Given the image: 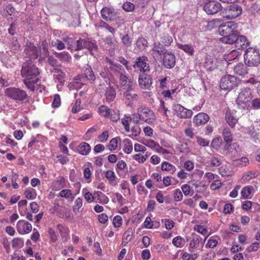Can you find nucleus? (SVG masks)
<instances>
[{
    "label": "nucleus",
    "mask_w": 260,
    "mask_h": 260,
    "mask_svg": "<svg viewBox=\"0 0 260 260\" xmlns=\"http://www.w3.org/2000/svg\"><path fill=\"white\" fill-rule=\"evenodd\" d=\"M39 74L38 68L33 63L31 59L27 60L23 63L21 70L23 77L35 79Z\"/></svg>",
    "instance_id": "obj_1"
},
{
    "label": "nucleus",
    "mask_w": 260,
    "mask_h": 260,
    "mask_svg": "<svg viewBox=\"0 0 260 260\" xmlns=\"http://www.w3.org/2000/svg\"><path fill=\"white\" fill-rule=\"evenodd\" d=\"M244 56L245 63L249 67L257 66L260 63V54L255 48L247 49Z\"/></svg>",
    "instance_id": "obj_2"
},
{
    "label": "nucleus",
    "mask_w": 260,
    "mask_h": 260,
    "mask_svg": "<svg viewBox=\"0 0 260 260\" xmlns=\"http://www.w3.org/2000/svg\"><path fill=\"white\" fill-rule=\"evenodd\" d=\"M252 99L251 89L246 87L241 90L236 100V103L239 108L245 109L249 105Z\"/></svg>",
    "instance_id": "obj_3"
},
{
    "label": "nucleus",
    "mask_w": 260,
    "mask_h": 260,
    "mask_svg": "<svg viewBox=\"0 0 260 260\" xmlns=\"http://www.w3.org/2000/svg\"><path fill=\"white\" fill-rule=\"evenodd\" d=\"M240 83L241 80L234 76L228 75L221 79L220 87L223 90H231L237 87Z\"/></svg>",
    "instance_id": "obj_4"
},
{
    "label": "nucleus",
    "mask_w": 260,
    "mask_h": 260,
    "mask_svg": "<svg viewBox=\"0 0 260 260\" xmlns=\"http://www.w3.org/2000/svg\"><path fill=\"white\" fill-rule=\"evenodd\" d=\"M242 11L240 6L236 4L231 5L225 9L223 17L228 19H233L240 16Z\"/></svg>",
    "instance_id": "obj_5"
},
{
    "label": "nucleus",
    "mask_w": 260,
    "mask_h": 260,
    "mask_svg": "<svg viewBox=\"0 0 260 260\" xmlns=\"http://www.w3.org/2000/svg\"><path fill=\"white\" fill-rule=\"evenodd\" d=\"M6 94L13 100L20 101L25 100L27 97V94L25 91L15 87L7 88Z\"/></svg>",
    "instance_id": "obj_6"
},
{
    "label": "nucleus",
    "mask_w": 260,
    "mask_h": 260,
    "mask_svg": "<svg viewBox=\"0 0 260 260\" xmlns=\"http://www.w3.org/2000/svg\"><path fill=\"white\" fill-rule=\"evenodd\" d=\"M138 113L139 118L147 123H152L155 119L153 112L148 107H140L138 110Z\"/></svg>",
    "instance_id": "obj_7"
},
{
    "label": "nucleus",
    "mask_w": 260,
    "mask_h": 260,
    "mask_svg": "<svg viewBox=\"0 0 260 260\" xmlns=\"http://www.w3.org/2000/svg\"><path fill=\"white\" fill-rule=\"evenodd\" d=\"M25 52L27 56H29L30 59H36L42 56L40 47L38 48L33 43L27 42L25 45Z\"/></svg>",
    "instance_id": "obj_8"
},
{
    "label": "nucleus",
    "mask_w": 260,
    "mask_h": 260,
    "mask_svg": "<svg viewBox=\"0 0 260 260\" xmlns=\"http://www.w3.org/2000/svg\"><path fill=\"white\" fill-rule=\"evenodd\" d=\"M238 28L237 23L234 21H229L222 24L219 27L220 34L222 37L227 36L233 32H237Z\"/></svg>",
    "instance_id": "obj_9"
},
{
    "label": "nucleus",
    "mask_w": 260,
    "mask_h": 260,
    "mask_svg": "<svg viewBox=\"0 0 260 260\" xmlns=\"http://www.w3.org/2000/svg\"><path fill=\"white\" fill-rule=\"evenodd\" d=\"M133 67L137 71L145 73L149 71V66L148 63V59L146 56H142L136 58Z\"/></svg>",
    "instance_id": "obj_10"
},
{
    "label": "nucleus",
    "mask_w": 260,
    "mask_h": 260,
    "mask_svg": "<svg viewBox=\"0 0 260 260\" xmlns=\"http://www.w3.org/2000/svg\"><path fill=\"white\" fill-rule=\"evenodd\" d=\"M203 9L207 14L213 15L222 9V6L216 1H209L205 3Z\"/></svg>",
    "instance_id": "obj_11"
},
{
    "label": "nucleus",
    "mask_w": 260,
    "mask_h": 260,
    "mask_svg": "<svg viewBox=\"0 0 260 260\" xmlns=\"http://www.w3.org/2000/svg\"><path fill=\"white\" fill-rule=\"evenodd\" d=\"M16 228L18 232L21 235L29 233L32 230V225L24 220H20L17 222Z\"/></svg>",
    "instance_id": "obj_12"
},
{
    "label": "nucleus",
    "mask_w": 260,
    "mask_h": 260,
    "mask_svg": "<svg viewBox=\"0 0 260 260\" xmlns=\"http://www.w3.org/2000/svg\"><path fill=\"white\" fill-rule=\"evenodd\" d=\"M152 78L150 75L142 73L139 77V84L143 89H148L152 84Z\"/></svg>",
    "instance_id": "obj_13"
},
{
    "label": "nucleus",
    "mask_w": 260,
    "mask_h": 260,
    "mask_svg": "<svg viewBox=\"0 0 260 260\" xmlns=\"http://www.w3.org/2000/svg\"><path fill=\"white\" fill-rule=\"evenodd\" d=\"M164 55L163 64L167 69L173 68L176 63L174 54L171 51H168Z\"/></svg>",
    "instance_id": "obj_14"
},
{
    "label": "nucleus",
    "mask_w": 260,
    "mask_h": 260,
    "mask_svg": "<svg viewBox=\"0 0 260 260\" xmlns=\"http://www.w3.org/2000/svg\"><path fill=\"white\" fill-rule=\"evenodd\" d=\"M116 12L110 9L105 7L101 10V15L102 18L106 21H112L114 20L116 16Z\"/></svg>",
    "instance_id": "obj_15"
},
{
    "label": "nucleus",
    "mask_w": 260,
    "mask_h": 260,
    "mask_svg": "<svg viewBox=\"0 0 260 260\" xmlns=\"http://www.w3.org/2000/svg\"><path fill=\"white\" fill-rule=\"evenodd\" d=\"M175 109L178 115L182 118H188L191 116L192 112L191 110L187 109L179 104L175 106Z\"/></svg>",
    "instance_id": "obj_16"
},
{
    "label": "nucleus",
    "mask_w": 260,
    "mask_h": 260,
    "mask_svg": "<svg viewBox=\"0 0 260 260\" xmlns=\"http://www.w3.org/2000/svg\"><path fill=\"white\" fill-rule=\"evenodd\" d=\"M120 84L123 89L129 88L133 86V82L128 77L123 73H119Z\"/></svg>",
    "instance_id": "obj_17"
},
{
    "label": "nucleus",
    "mask_w": 260,
    "mask_h": 260,
    "mask_svg": "<svg viewBox=\"0 0 260 260\" xmlns=\"http://www.w3.org/2000/svg\"><path fill=\"white\" fill-rule=\"evenodd\" d=\"M209 120V116L205 113H200L198 114L193 119V122L196 126L204 124Z\"/></svg>",
    "instance_id": "obj_18"
},
{
    "label": "nucleus",
    "mask_w": 260,
    "mask_h": 260,
    "mask_svg": "<svg viewBox=\"0 0 260 260\" xmlns=\"http://www.w3.org/2000/svg\"><path fill=\"white\" fill-rule=\"evenodd\" d=\"M234 43L235 44L236 47L238 49L246 48L249 44L246 37L244 36H239L238 35L236 38V41L234 42Z\"/></svg>",
    "instance_id": "obj_19"
},
{
    "label": "nucleus",
    "mask_w": 260,
    "mask_h": 260,
    "mask_svg": "<svg viewBox=\"0 0 260 260\" xmlns=\"http://www.w3.org/2000/svg\"><path fill=\"white\" fill-rule=\"evenodd\" d=\"M84 49H87L90 54L93 55L97 53L98 47L94 41H92L90 39H85Z\"/></svg>",
    "instance_id": "obj_20"
},
{
    "label": "nucleus",
    "mask_w": 260,
    "mask_h": 260,
    "mask_svg": "<svg viewBox=\"0 0 260 260\" xmlns=\"http://www.w3.org/2000/svg\"><path fill=\"white\" fill-rule=\"evenodd\" d=\"M247 64L243 63H238L234 68L235 74L240 76H244L248 74V69Z\"/></svg>",
    "instance_id": "obj_21"
},
{
    "label": "nucleus",
    "mask_w": 260,
    "mask_h": 260,
    "mask_svg": "<svg viewBox=\"0 0 260 260\" xmlns=\"http://www.w3.org/2000/svg\"><path fill=\"white\" fill-rule=\"evenodd\" d=\"M152 51L154 54L156 53L159 55H164L168 51L166 49L165 45L162 44L160 41L154 43Z\"/></svg>",
    "instance_id": "obj_22"
},
{
    "label": "nucleus",
    "mask_w": 260,
    "mask_h": 260,
    "mask_svg": "<svg viewBox=\"0 0 260 260\" xmlns=\"http://www.w3.org/2000/svg\"><path fill=\"white\" fill-rule=\"evenodd\" d=\"M238 35H239V32L237 30V32H233L229 35L227 34V36L221 38L220 40L224 43L233 44L236 41Z\"/></svg>",
    "instance_id": "obj_23"
},
{
    "label": "nucleus",
    "mask_w": 260,
    "mask_h": 260,
    "mask_svg": "<svg viewBox=\"0 0 260 260\" xmlns=\"http://www.w3.org/2000/svg\"><path fill=\"white\" fill-rule=\"evenodd\" d=\"M116 95V91L113 87L110 86L106 88L105 96L107 102H111L114 101L115 99Z\"/></svg>",
    "instance_id": "obj_24"
},
{
    "label": "nucleus",
    "mask_w": 260,
    "mask_h": 260,
    "mask_svg": "<svg viewBox=\"0 0 260 260\" xmlns=\"http://www.w3.org/2000/svg\"><path fill=\"white\" fill-rule=\"evenodd\" d=\"M225 120L229 125L232 128H234L238 122V119L233 115V113L229 111L226 112Z\"/></svg>",
    "instance_id": "obj_25"
},
{
    "label": "nucleus",
    "mask_w": 260,
    "mask_h": 260,
    "mask_svg": "<svg viewBox=\"0 0 260 260\" xmlns=\"http://www.w3.org/2000/svg\"><path fill=\"white\" fill-rule=\"evenodd\" d=\"M91 147L89 144L86 142H82L77 147L78 152L82 155H87L90 151Z\"/></svg>",
    "instance_id": "obj_26"
},
{
    "label": "nucleus",
    "mask_w": 260,
    "mask_h": 260,
    "mask_svg": "<svg viewBox=\"0 0 260 260\" xmlns=\"http://www.w3.org/2000/svg\"><path fill=\"white\" fill-rule=\"evenodd\" d=\"M126 91L123 93V96L126 100L132 101L137 99L138 95L135 93L133 86L129 88L125 89Z\"/></svg>",
    "instance_id": "obj_27"
},
{
    "label": "nucleus",
    "mask_w": 260,
    "mask_h": 260,
    "mask_svg": "<svg viewBox=\"0 0 260 260\" xmlns=\"http://www.w3.org/2000/svg\"><path fill=\"white\" fill-rule=\"evenodd\" d=\"M177 47L183 50L186 53H187L189 56H193L194 54V47L191 45L188 44H181L180 43H178L177 44Z\"/></svg>",
    "instance_id": "obj_28"
},
{
    "label": "nucleus",
    "mask_w": 260,
    "mask_h": 260,
    "mask_svg": "<svg viewBox=\"0 0 260 260\" xmlns=\"http://www.w3.org/2000/svg\"><path fill=\"white\" fill-rule=\"evenodd\" d=\"M95 196V199H96V202L106 204L109 202L108 198L101 191H97Z\"/></svg>",
    "instance_id": "obj_29"
},
{
    "label": "nucleus",
    "mask_w": 260,
    "mask_h": 260,
    "mask_svg": "<svg viewBox=\"0 0 260 260\" xmlns=\"http://www.w3.org/2000/svg\"><path fill=\"white\" fill-rule=\"evenodd\" d=\"M160 41L165 46H169L173 42V38L168 34L164 33L160 38Z\"/></svg>",
    "instance_id": "obj_30"
},
{
    "label": "nucleus",
    "mask_w": 260,
    "mask_h": 260,
    "mask_svg": "<svg viewBox=\"0 0 260 260\" xmlns=\"http://www.w3.org/2000/svg\"><path fill=\"white\" fill-rule=\"evenodd\" d=\"M85 77L90 82H93L95 80V77L91 67L87 65V68L84 71Z\"/></svg>",
    "instance_id": "obj_31"
},
{
    "label": "nucleus",
    "mask_w": 260,
    "mask_h": 260,
    "mask_svg": "<svg viewBox=\"0 0 260 260\" xmlns=\"http://www.w3.org/2000/svg\"><path fill=\"white\" fill-rule=\"evenodd\" d=\"M57 229L60 232L62 238L64 239V242H67L70 239L69 230L59 224L57 225Z\"/></svg>",
    "instance_id": "obj_32"
},
{
    "label": "nucleus",
    "mask_w": 260,
    "mask_h": 260,
    "mask_svg": "<svg viewBox=\"0 0 260 260\" xmlns=\"http://www.w3.org/2000/svg\"><path fill=\"white\" fill-rule=\"evenodd\" d=\"M54 54L60 60L64 62H67L71 59V56L69 53L66 51L61 52H55Z\"/></svg>",
    "instance_id": "obj_33"
},
{
    "label": "nucleus",
    "mask_w": 260,
    "mask_h": 260,
    "mask_svg": "<svg viewBox=\"0 0 260 260\" xmlns=\"http://www.w3.org/2000/svg\"><path fill=\"white\" fill-rule=\"evenodd\" d=\"M63 41L68 46V49L76 51V43L73 38L66 37L63 38Z\"/></svg>",
    "instance_id": "obj_34"
},
{
    "label": "nucleus",
    "mask_w": 260,
    "mask_h": 260,
    "mask_svg": "<svg viewBox=\"0 0 260 260\" xmlns=\"http://www.w3.org/2000/svg\"><path fill=\"white\" fill-rule=\"evenodd\" d=\"M204 67L208 71H212L215 68V63L213 62V59L211 56H207L206 57L205 61L204 62Z\"/></svg>",
    "instance_id": "obj_35"
},
{
    "label": "nucleus",
    "mask_w": 260,
    "mask_h": 260,
    "mask_svg": "<svg viewBox=\"0 0 260 260\" xmlns=\"http://www.w3.org/2000/svg\"><path fill=\"white\" fill-rule=\"evenodd\" d=\"M133 230L131 228H128L126 231H125L123 235L122 243L126 245L128 242H129L133 235Z\"/></svg>",
    "instance_id": "obj_36"
},
{
    "label": "nucleus",
    "mask_w": 260,
    "mask_h": 260,
    "mask_svg": "<svg viewBox=\"0 0 260 260\" xmlns=\"http://www.w3.org/2000/svg\"><path fill=\"white\" fill-rule=\"evenodd\" d=\"M41 46L43 50V54L40 57V61H42L45 59L48 55H49V51L48 47V43L46 40L43 41L42 42Z\"/></svg>",
    "instance_id": "obj_37"
},
{
    "label": "nucleus",
    "mask_w": 260,
    "mask_h": 260,
    "mask_svg": "<svg viewBox=\"0 0 260 260\" xmlns=\"http://www.w3.org/2000/svg\"><path fill=\"white\" fill-rule=\"evenodd\" d=\"M222 136L224 141L226 143H230L233 141V136L229 128H225L223 129L222 132Z\"/></svg>",
    "instance_id": "obj_38"
},
{
    "label": "nucleus",
    "mask_w": 260,
    "mask_h": 260,
    "mask_svg": "<svg viewBox=\"0 0 260 260\" xmlns=\"http://www.w3.org/2000/svg\"><path fill=\"white\" fill-rule=\"evenodd\" d=\"M122 142L124 144V152L127 154L130 153L133 150V145L131 140L128 139H125L123 140Z\"/></svg>",
    "instance_id": "obj_39"
},
{
    "label": "nucleus",
    "mask_w": 260,
    "mask_h": 260,
    "mask_svg": "<svg viewBox=\"0 0 260 260\" xmlns=\"http://www.w3.org/2000/svg\"><path fill=\"white\" fill-rule=\"evenodd\" d=\"M136 45L140 50H144L148 45V42L146 39L140 37L136 41Z\"/></svg>",
    "instance_id": "obj_40"
},
{
    "label": "nucleus",
    "mask_w": 260,
    "mask_h": 260,
    "mask_svg": "<svg viewBox=\"0 0 260 260\" xmlns=\"http://www.w3.org/2000/svg\"><path fill=\"white\" fill-rule=\"evenodd\" d=\"M12 245L13 248H21L24 245V241L22 238H15L12 241Z\"/></svg>",
    "instance_id": "obj_41"
},
{
    "label": "nucleus",
    "mask_w": 260,
    "mask_h": 260,
    "mask_svg": "<svg viewBox=\"0 0 260 260\" xmlns=\"http://www.w3.org/2000/svg\"><path fill=\"white\" fill-rule=\"evenodd\" d=\"M27 79L25 78L24 80V83L27 86V87L30 89L31 91H34L35 90L34 84L37 82L38 79Z\"/></svg>",
    "instance_id": "obj_42"
},
{
    "label": "nucleus",
    "mask_w": 260,
    "mask_h": 260,
    "mask_svg": "<svg viewBox=\"0 0 260 260\" xmlns=\"http://www.w3.org/2000/svg\"><path fill=\"white\" fill-rule=\"evenodd\" d=\"M51 45L53 47H56L58 50H62L65 48L64 42L58 39L52 40L51 42Z\"/></svg>",
    "instance_id": "obj_43"
},
{
    "label": "nucleus",
    "mask_w": 260,
    "mask_h": 260,
    "mask_svg": "<svg viewBox=\"0 0 260 260\" xmlns=\"http://www.w3.org/2000/svg\"><path fill=\"white\" fill-rule=\"evenodd\" d=\"M219 173L223 177H227L231 176L232 172L228 167L222 166L219 168Z\"/></svg>",
    "instance_id": "obj_44"
},
{
    "label": "nucleus",
    "mask_w": 260,
    "mask_h": 260,
    "mask_svg": "<svg viewBox=\"0 0 260 260\" xmlns=\"http://www.w3.org/2000/svg\"><path fill=\"white\" fill-rule=\"evenodd\" d=\"M161 168L162 171H172V173H173L176 170L175 166L166 161L164 162L161 164Z\"/></svg>",
    "instance_id": "obj_45"
},
{
    "label": "nucleus",
    "mask_w": 260,
    "mask_h": 260,
    "mask_svg": "<svg viewBox=\"0 0 260 260\" xmlns=\"http://www.w3.org/2000/svg\"><path fill=\"white\" fill-rule=\"evenodd\" d=\"M48 63L53 67H58L60 66L58 61L53 56L49 55L47 56Z\"/></svg>",
    "instance_id": "obj_46"
},
{
    "label": "nucleus",
    "mask_w": 260,
    "mask_h": 260,
    "mask_svg": "<svg viewBox=\"0 0 260 260\" xmlns=\"http://www.w3.org/2000/svg\"><path fill=\"white\" fill-rule=\"evenodd\" d=\"M253 189V188L252 186H247L243 188L241 191V194L243 197L245 199L248 198Z\"/></svg>",
    "instance_id": "obj_47"
},
{
    "label": "nucleus",
    "mask_w": 260,
    "mask_h": 260,
    "mask_svg": "<svg viewBox=\"0 0 260 260\" xmlns=\"http://www.w3.org/2000/svg\"><path fill=\"white\" fill-rule=\"evenodd\" d=\"M99 112L104 117H108L110 116L111 114V110L110 109L105 106H101L99 108Z\"/></svg>",
    "instance_id": "obj_48"
},
{
    "label": "nucleus",
    "mask_w": 260,
    "mask_h": 260,
    "mask_svg": "<svg viewBox=\"0 0 260 260\" xmlns=\"http://www.w3.org/2000/svg\"><path fill=\"white\" fill-rule=\"evenodd\" d=\"M122 44L126 47H129L132 44V40L127 34H125L121 37Z\"/></svg>",
    "instance_id": "obj_49"
},
{
    "label": "nucleus",
    "mask_w": 260,
    "mask_h": 260,
    "mask_svg": "<svg viewBox=\"0 0 260 260\" xmlns=\"http://www.w3.org/2000/svg\"><path fill=\"white\" fill-rule=\"evenodd\" d=\"M131 121L132 118L130 117H125L121 119L122 123L124 126V129L127 132H129L130 131L129 123Z\"/></svg>",
    "instance_id": "obj_50"
},
{
    "label": "nucleus",
    "mask_w": 260,
    "mask_h": 260,
    "mask_svg": "<svg viewBox=\"0 0 260 260\" xmlns=\"http://www.w3.org/2000/svg\"><path fill=\"white\" fill-rule=\"evenodd\" d=\"M122 8L126 12H132L135 9V5L130 2H126L123 4Z\"/></svg>",
    "instance_id": "obj_51"
},
{
    "label": "nucleus",
    "mask_w": 260,
    "mask_h": 260,
    "mask_svg": "<svg viewBox=\"0 0 260 260\" xmlns=\"http://www.w3.org/2000/svg\"><path fill=\"white\" fill-rule=\"evenodd\" d=\"M222 139L220 138L214 139L211 143V146L213 148L217 150L221 144Z\"/></svg>",
    "instance_id": "obj_52"
},
{
    "label": "nucleus",
    "mask_w": 260,
    "mask_h": 260,
    "mask_svg": "<svg viewBox=\"0 0 260 260\" xmlns=\"http://www.w3.org/2000/svg\"><path fill=\"white\" fill-rule=\"evenodd\" d=\"M105 177L107 178L110 183L113 182L115 179V173L111 170H108L106 172Z\"/></svg>",
    "instance_id": "obj_53"
},
{
    "label": "nucleus",
    "mask_w": 260,
    "mask_h": 260,
    "mask_svg": "<svg viewBox=\"0 0 260 260\" xmlns=\"http://www.w3.org/2000/svg\"><path fill=\"white\" fill-rule=\"evenodd\" d=\"M85 39H79L76 41V51L84 49Z\"/></svg>",
    "instance_id": "obj_54"
},
{
    "label": "nucleus",
    "mask_w": 260,
    "mask_h": 260,
    "mask_svg": "<svg viewBox=\"0 0 260 260\" xmlns=\"http://www.w3.org/2000/svg\"><path fill=\"white\" fill-rule=\"evenodd\" d=\"M183 198V194L179 189H177L174 192V199L176 202L181 201Z\"/></svg>",
    "instance_id": "obj_55"
},
{
    "label": "nucleus",
    "mask_w": 260,
    "mask_h": 260,
    "mask_svg": "<svg viewBox=\"0 0 260 260\" xmlns=\"http://www.w3.org/2000/svg\"><path fill=\"white\" fill-rule=\"evenodd\" d=\"M122 218L119 215L115 216L113 220V224L114 227H120L122 224Z\"/></svg>",
    "instance_id": "obj_56"
},
{
    "label": "nucleus",
    "mask_w": 260,
    "mask_h": 260,
    "mask_svg": "<svg viewBox=\"0 0 260 260\" xmlns=\"http://www.w3.org/2000/svg\"><path fill=\"white\" fill-rule=\"evenodd\" d=\"M75 205L73 207V210L74 212L79 211L80 208L82 206V200L81 198H78L75 201Z\"/></svg>",
    "instance_id": "obj_57"
},
{
    "label": "nucleus",
    "mask_w": 260,
    "mask_h": 260,
    "mask_svg": "<svg viewBox=\"0 0 260 260\" xmlns=\"http://www.w3.org/2000/svg\"><path fill=\"white\" fill-rule=\"evenodd\" d=\"M11 49L15 52L18 51L20 47L19 44L18 43L17 40L13 39L11 43Z\"/></svg>",
    "instance_id": "obj_58"
},
{
    "label": "nucleus",
    "mask_w": 260,
    "mask_h": 260,
    "mask_svg": "<svg viewBox=\"0 0 260 260\" xmlns=\"http://www.w3.org/2000/svg\"><path fill=\"white\" fill-rule=\"evenodd\" d=\"M59 195L61 197L69 199L72 196V193L71 190L65 189L60 192Z\"/></svg>",
    "instance_id": "obj_59"
},
{
    "label": "nucleus",
    "mask_w": 260,
    "mask_h": 260,
    "mask_svg": "<svg viewBox=\"0 0 260 260\" xmlns=\"http://www.w3.org/2000/svg\"><path fill=\"white\" fill-rule=\"evenodd\" d=\"M109 148L111 151L114 150L117 147V140L116 138L112 139L109 144Z\"/></svg>",
    "instance_id": "obj_60"
},
{
    "label": "nucleus",
    "mask_w": 260,
    "mask_h": 260,
    "mask_svg": "<svg viewBox=\"0 0 260 260\" xmlns=\"http://www.w3.org/2000/svg\"><path fill=\"white\" fill-rule=\"evenodd\" d=\"M65 73L61 71L59 74H54V78L58 81L60 83H63L64 81Z\"/></svg>",
    "instance_id": "obj_61"
},
{
    "label": "nucleus",
    "mask_w": 260,
    "mask_h": 260,
    "mask_svg": "<svg viewBox=\"0 0 260 260\" xmlns=\"http://www.w3.org/2000/svg\"><path fill=\"white\" fill-rule=\"evenodd\" d=\"M52 105L54 108H58L60 105V98L58 94L54 95Z\"/></svg>",
    "instance_id": "obj_62"
},
{
    "label": "nucleus",
    "mask_w": 260,
    "mask_h": 260,
    "mask_svg": "<svg viewBox=\"0 0 260 260\" xmlns=\"http://www.w3.org/2000/svg\"><path fill=\"white\" fill-rule=\"evenodd\" d=\"M217 243L218 242L216 240L210 238L209 239L207 244L206 245V247L209 248H213L217 246Z\"/></svg>",
    "instance_id": "obj_63"
},
{
    "label": "nucleus",
    "mask_w": 260,
    "mask_h": 260,
    "mask_svg": "<svg viewBox=\"0 0 260 260\" xmlns=\"http://www.w3.org/2000/svg\"><path fill=\"white\" fill-rule=\"evenodd\" d=\"M197 258L196 254H189L187 253H185L182 256L183 260H195Z\"/></svg>",
    "instance_id": "obj_64"
}]
</instances>
